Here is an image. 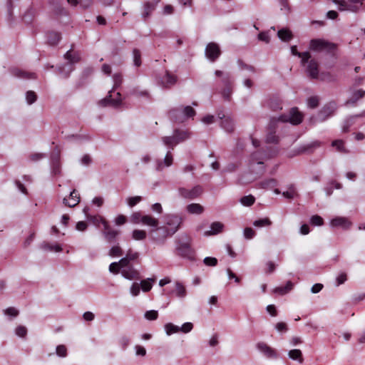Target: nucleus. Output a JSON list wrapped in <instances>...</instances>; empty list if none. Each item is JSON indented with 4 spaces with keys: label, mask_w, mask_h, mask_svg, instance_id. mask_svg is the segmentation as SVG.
<instances>
[{
    "label": "nucleus",
    "mask_w": 365,
    "mask_h": 365,
    "mask_svg": "<svg viewBox=\"0 0 365 365\" xmlns=\"http://www.w3.org/2000/svg\"><path fill=\"white\" fill-rule=\"evenodd\" d=\"M184 216L179 214H167L164 216L165 223L167 225L158 227V231H162L163 237L173 236L180 228L183 221Z\"/></svg>",
    "instance_id": "f257e3e1"
},
{
    "label": "nucleus",
    "mask_w": 365,
    "mask_h": 365,
    "mask_svg": "<svg viewBox=\"0 0 365 365\" xmlns=\"http://www.w3.org/2000/svg\"><path fill=\"white\" fill-rule=\"evenodd\" d=\"M309 48L315 52L326 51L334 54L336 49V44L323 38H313L309 41Z\"/></svg>",
    "instance_id": "f03ea898"
},
{
    "label": "nucleus",
    "mask_w": 365,
    "mask_h": 365,
    "mask_svg": "<svg viewBox=\"0 0 365 365\" xmlns=\"http://www.w3.org/2000/svg\"><path fill=\"white\" fill-rule=\"evenodd\" d=\"M186 241L182 242L181 240H179L176 242L177 246L175 248V252L177 255L186 258L189 260L195 259V251L191 247V245L190 242V238L187 235L184 236Z\"/></svg>",
    "instance_id": "7ed1b4c3"
},
{
    "label": "nucleus",
    "mask_w": 365,
    "mask_h": 365,
    "mask_svg": "<svg viewBox=\"0 0 365 365\" xmlns=\"http://www.w3.org/2000/svg\"><path fill=\"white\" fill-rule=\"evenodd\" d=\"M99 220L103 226L102 235L106 242L110 244H115L118 242V237L120 234V231L113 229L109 222L103 217H99Z\"/></svg>",
    "instance_id": "20e7f679"
},
{
    "label": "nucleus",
    "mask_w": 365,
    "mask_h": 365,
    "mask_svg": "<svg viewBox=\"0 0 365 365\" xmlns=\"http://www.w3.org/2000/svg\"><path fill=\"white\" fill-rule=\"evenodd\" d=\"M115 91L110 90L108 91V95L99 101L98 105L101 107L112 106L113 108H118L122 105L121 93L120 92L116 93L115 98H112V93Z\"/></svg>",
    "instance_id": "39448f33"
},
{
    "label": "nucleus",
    "mask_w": 365,
    "mask_h": 365,
    "mask_svg": "<svg viewBox=\"0 0 365 365\" xmlns=\"http://www.w3.org/2000/svg\"><path fill=\"white\" fill-rule=\"evenodd\" d=\"M221 54V48L217 43L210 42L206 45L205 56L210 62H215Z\"/></svg>",
    "instance_id": "423d86ee"
},
{
    "label": "nucleus",
    "mask_w": 365,
    "mask_h": 365,
    "mask_svg": "<svg viewBox=\"0 0 365 365\" xmlns=\"http://www.w3.org/2000/svg\"><path fill=\"white\" fill-rule=\"evenodd\" d=\"M337 109V105L335 101H330L325 104L318 112L317 119L320 122L325 121L329 117L332 116Z\"/></svg>",
    "instance_id": "0eeeda50"
},
{
    "label": "nucleus",
    "mask_w": 365,
    "mask_h": 365,
    "mask_svg": "<svg viewBox=\"0 0 365 365\" xmlns=\"http://www.w3.org/2000/svg\"><path fill=\"white\" fill-rule=\"evenodd\" d=\"M322 142L316 140L309 143L300 145L297 148L294 152V155H299L302 154H312L317 148L322 146Z\"/></svg>",
    "instance_id": "6e6552de"
},
{
    "label": "nucleus",
    "mask_w": 365,
    "mask_h": 365,
    "mask_svg": "<svg viewBox=\"0 0 365 365\" xmlns=\"http://www.w3.org/2000/svg\"><path fill=\"white\" fill-rule=\"evenodd\" d=\"M178 192L180 195L183 198L193 200L200 197L202 194L203 188L201 185H197L194 186L192 189L180 187L178 189Z\"/></svg>",
    "instance_id": "1a4fd4ad"
},
{
    "label": "nucleus",
    "mask_w": 365,
    "mask_h": 365,
    "mask_svg": "<svg viewBox=\"0 0 365 365\" xmlns=\"http://www.w3.org/2000/svg\"><path fill=\"white\" fill-rule=\"evenodd\" d=\"M161 0H152L147 1L144 2L143 4V11L141 13V17L143 21H147V19L151 16L153 12L155 10L158 4L160 2Z\"/></svg>",
    "instance_id": "9d476101"
},
{
    "label": "nucleus",
    "mask_w": 365,
    "mask_h": 365,
    "mask_svg": "<svg viewBox=\"0 0 365 365\" xmlns=\"http://www.w3.org/2000/svg\"><path fill=\"white\" fill-rule=\"evenodd\" d=\"M257 349L264 354V355L269 359H277L279 354L277 351L264 342H259L257 344Z\"/></svg>",
    "instance_id": "9b49d317"
},
{
    "label": "nucleus",
    "mask_w": 365,
    "mask_h": 365,
    "mask_svg": "<svg viewBox=\"0 0 365 365\" xmlns=\"http://www.w3.org/2000/svg\"><path fill=\"white\" fill-rule=\"evenodd\" d=\"M9 71L13 76L19 78H24V79H36L37 78L36 73H33V72H27V71H23L16 67H11L9 68Z\"/></svg>",
    "instance_id": "f8f14e48"
},
{
    "label": "nucleus",
    "mask_w": 365,
    "mask_h": 365,
    "mask_svg": "<svg viewBox=\"0 0 365 365\" xmlns=\"http://www.w3.org/2000/svg\"><path fill=\"white\" fill-rule=\"evenodd\" d=\"M122 276L129 280L140 279V272L133 267V264L123 267L121 270Z\"/></svg>",
    "instance_id": "ddd939ff"
},
{
    "label": "nucleus",
    "mask_w": 365,
    "mask_h": 365,
    "mask_svg": "<svg viewBox=\"0 0 365 365\" xmlns=\"http://www.w3.org/2000/svg\"><path fill=\"white\" fill-rule=\"evenodd\" d=\"M264 156H265V154L263 152H262L261 150L255 151V152L252 153V154L250 155V165H252L253 164L257 163L258 165H262L260 174H263L265 171V168L263 166V165H264L263 160L264 158Z\"/></svg>",
    "instance_id": "4468645a"
},
{
    "label": "nucleus",
    "mask_w": 365,
    "mask_h": 365,
    "mask_svg": "<svg viewBox=\"0 0 365 365\" xmlns=\"http://www.w3.org/2000/svg\"><path fill=\"white\" fill-rule=\"evenodd\" d=\"M217 115L221 119V127L227 133L233 132L235 130L233 120L230 117H225L222 113H219Z\"/></svg>",
    "instance_id": "2eb2a0df"
},
{
    "label": "nucleus",
    "mask_w": 365,
    "mask_h": 365,
    "mask_svg": "<svg viewBox=\"0 0 365 365\" xmlns=\"http://www.w3.org/2000/svg\"><path fill=\"white\" fill-rule=\"evenodd\" d=\"M306 72L311 79L319 78V65L315 59H311L307 66Z\"/></svg>",
    "instance_id": "dca6fc26"
},
{
    "label": "nucleus",
    "mask_w": 365,
    "mask_h": 365,
    "mask_svg": "<svg viewBox=\"0 0 365 365\" xmlns=\"http://www.w3.org/2000/svg\"><path fill=\"white\" fill-rule=\"evenodd\" d=\"M289 123L292 125H299L304 118L303 114L299 110L298 108L293 107L289 110Z\"/></svg>",
    "instance_id": "f3484780"
},
{
    "label": "nucleus",
    "mask_w": 365,
    "mask_h": 365,
    "mask_svg": "<svg viewBox=\"0 0 365 365\" xmlns=\"http://www.w3.org/2000/svg\"><path fill=\"white\" fill-rule=\"evenodd\" d=\"M215 74L217 77L222 78V83L224 87H234V79L230 73H224L222 71L216 70Z\"/></svg>",
    "instance_id": "a211bd4d"
},
{
    "label": "nucleus",
    "mask_w": 365,
    "mask_h": 365,
    "mask_svg": "<svg viewBox=\"0 0 365 365\" xmlns=\"http://www.w3.org/2000/svg\"><path fill=\"white\" fill-rule=\"evenodd\" d=\"M80 202V196L77 193L76 190L74 189L73 190L70 195L68 199L66 197H64L63 200V203L69 207H73L76 205H77Z\"/></svg>",
    "instance_id": "6ab92c4d"
},
{
    "label": "nucleus",
    "mask_w": 365,
    "mask_h": 365,
    "mask_svg": "<svg viewBox=\"0 0 365 365\" xmlns=\"http://www.w3.org/2000/svg\"><path fill=\"white\" fill-rule=\"evenodd\" d=\"M330 224L332 227H342L344 230H348L349 229L351 223V222L346 217H336L335 218H333Z\"/></svg>",
    "instance_id": "aec40b11"
},
{
    "label": "nucleus",
    "mask_w": 365,
    "mask_h": 365,
    "mask_svg": "<svg viewBox=\"0 0 365 365\" xmlns=\"http://www.w3.org/2000/svg\"><path fill=\"white\" fill-rule=\"evenodd\" d=\"M47 43L51 46H56L61 39V33L55 31H49L46 34Z\"/></svg>",
    "instance_id": "412c9836"
},
{
    "label": "nucleus",
    "mask_w": 365,
    "mask_h": 365,
    "mask_svg": "<svg viewBox=\"0 0 365 365\" xmlns=\"http://www.w3.org/2000/svg\"><path fill=\"white\" fill-rule=\"evenodd\" d=\"M169 118L175 123H183L182 110L178 108H174L168 112Z\"/></svg>",
    "instance_id": "4be33fe9"
},
{
    "label": "nucleus",
    "mask_w": 365,
    "mask_h": 365,
    "mask_svg": "<svg viewBox=\"0 0 365 365\" xmlns=\"http://www.w3.org/2000/svg\"><path fill=\"white\" fill-rule=\"evenodd\" d=\"M278 185V182L274 178H267L259 182L257 184V187L260 189H272Z\"/></svg>",
    "instance_id": "5701e85b"
},
{
    "label": "nucleus",
    "mask_w": 365,
    "mask_h": 365,
    "mask_svg": "<svg viewBox=\"0 0 365 365\" xmlns=\"http://www.w3.org/2000/svg\"><path fill=\"white\" fill-rule=\"evenodd\" d=\"M365 96V91L363 89H359L354 91L351 96V97L346 101V105H352L354 106L356 102L364 98Z\"/></svg>",
    "instance_id": "b1692460"
},
{
    "label": "nucleus",
    "mask_w": 365,
    "mask_h": 365,
    "mask_svg": "<svg viewBox=\"0 0 365 365\" xmlns=\"http://www.w3.org/2000/svg\"><path fill=\"white\" fill-rule=\"evenodd\" d=\"M173 155H172L170 151H168L165 155L163 162H162L160 160L158 161L156 170L158 171H160L163 169L164 166H167V167L170 166L173 164Z\"/></svg>",
    "instance_id": "393cba45"
},
{
    "label": "nucleus",
    "mask_w": 365,
    "mask_h": 365,
    "mask_svg": "<svg viewBox=\"0 0 365 365\" xmlns=\"http://www.w3.org/2000/svg\"><path fill=\"white\" fill-rule=\"evenodd\" d=\"M363 5V0H348L347 11L357 13Z\"/></svg>",
    "instance_id": "a878e982"
},
{
    "label": "nucleus",
    "mask_w": 365,
    "mask_h": 365,
    "mask_svg": "<svg viewBox=\"0 0 365 365\" xmlns=\"http://www.w3.org/2000/svg\"><path fill=\"white\" fill-rule=\"evenodd\" d=\"M141 223L152 227H155L157 231L158 227H159L158 220L149 215H143V218H141Z\"/></svg>",
    "instance_id": "bb28decb"
},
{
    "label": "nucleus",
    "mask_w": 365,
    "mask_h": 365,
    "mask_svg": "<svg viewBox=\"0 0 365 365\" xmlns=\"http://www.w3.org/2000/svg\"><path fill=\"white\" fill-rule=\"evenodd\" d=\"M56 69L58 73L61 75L63 78H68L73 71L74 67L64 64L57 66Z\"/></svg>",
    "instance_id": "cd10ccee"
},
{
    "label": "nucleus",
    "mask_w": 365,
    "mask_h": 365,
    "mask_svg": "<svg viewBox=\"0 0 365 365\" xmlns=\"http://www.w3.org/2000/svg\"><path fill=\"white\" fill-rule=\"evenodd\" d=\"M130 94L137 98H144L150 100L151 96L149 92L146 90H140L138 87L133 88L130 91Z\"/></svg>",
    "instance_id": "c85d7f7f"
},
{
    "label": "nucleus",
    "mask_w": 365,
    "mask_h": 365,
    "mask_svg": "<svg viewBox=\"0 0 365 365\" xmlns=\"http://www.w3.org/2000/svg\"><path fill=\"white\" fill-rule=\"evenodd\" d=\"M186 210L190 214L200 215L204 211V207L198 203H191L187 205Z\"/></svg>",
    "instance_id": "c756f323"
},
{
    "label": "nucleus",
    "mask_w": 365,
    "mask_h": 365,
    "mask_svg": "<svg viewBox=\"0 0 365 365\" xmlns=\"http://www.w3.org/2000/svg\"><path fill=\"white\" fill-rule=\"evenodd\" d=\"M289 358L294 360L297 361L299 363L302 364L304 361V358L302 355V352L300 349H292L288 352Z\"/></svg>",
    "instance_id": "7c9ffc66"
},
{
    "label": "nucleus",
    "mask_w": 365,
    "mask_h": 365,
    "mask_svg": "<svg viewBox=\"0 0 365 365\" xmlns=\"http://www.w3.org/2000/svg\"><path fill=\"white\" fill-rule=\"evenodd\" d=\"M173 135L175 136L178 143L190 138V134L187 131L180 129H175L173 131Z\"/></svg>",
    "instance_id": "2f4dec72"
},
{
    "label": "nucleus",
    "mask_w": 365,
    "mask_h": 365,
    "mask_svg": "<svg viewBox=\"0 0 365 365\" xmlns=\"http://www.w3.org/2000/svg\"><path fill=\"white\" fill-rule=\"evenodd\" d=\"M210 227V230L205 232V235H213L221 232L223 228V225L220 222H215L211 224Z\"/></svg>",
    "instance_id": "473e14b6"
},
{
    "label": "nucleus",
    "mask_w": 365,
    "mask_h": 365,
    "mask_svg": "<svg viewBox=\"0 0 365 365\" xmlns=\"http://www.w3.org/2000/svg\"><path fill=\"white\" fill-rule=\"evenodd\" d=\"M277 36L282 41L286 42L290 41L293 37L292 31L287 29H282L279 30Z\"/></svg>",
    "instance_id": "72a5a7b5"
},
{
    "label": "nucleus",
    "mask_w": 365,
    "mask_h": 365,
    "mask_svg": "<svg viewBox=\"0 0 365 365\" xmlns=\"http://www.w3.org/2000/svg\"><path fill=\"white\" fill-rule=\"evenodd\" d=\"M64 58L68 61L69 66H72L73 64L78 63L80 61V56L78 54L72 53L71 49L66 51V53L63 56Z\"/></svg>",
    "instance_id": "f704fd0d"
},
{
    "label": "nucleus",
    "mask_w": 365,
    "mask_h": 365,
    "mask_svg": "<svg viewBox=\"0 0 365 365\" xmlns=\"http://www.w3.org/2000/svg\"><path fill=\"white\" fill-rule=\"evenodd\" d=\"M183 122L190 118H193L196 115L195 110L190 106H186L182 110Z\"/></svg>",
    "instance_id": "c9c22d12"
},
{
    "label": "nucleus",
    "mask_w": 365,
    "mask_h": 365,
    "mask_svg": "<svg viewBox=\"0 0 365 365\" xmlns=\"http://www.w3.org/2000/svg\"><path fill=\"white\" fill-rule=\"evenodd\" d=\"M34 16L35 10L32 7H30L26 11V12L23 15L22 20L26 24H30L33 21Z\"/></svg>",
    "instance_id": "e433bc0d"
},
{
    "label": "nucleus",
    "mask_w": 365,
    "mask_h": 365,
    "mask_svg": "<svg viewBox=\"0 0 365 365\" xmlns=\"http://www.w3.org/2000/svg\"><path fill=\"white\" fill-rule=\"evenodd\" d=\"M161 140L165 145L171 149H173L174 147L178 144V142L173 135L172 136H164Z\"/></svg>",
    "instance_id": "4c0bfd02"
},
{
    "label": "nucleus",
    "mask_w": 365,
    "mask_h": 365,
    "mask_svg": "<svg viewBox=\"0 0 365 365\" xmlns=\"http://www.w3.org/2000/svg\"><path fill=\"white\" fill-rule=\"evenodd\" d=\"M113 86L112 87L113 91L118 90L123 83V76L120 73H115L113 76Z\"/></svg>",
    "instance_id": "58836bf2"
},
{
    "label": "nucleus",
    "mask_w": 365,
    "mask_h": 365,
    "mask_svg": "<svg viewBox=\"0 0 365 365\" xmlns=\"http://www.w3.org/2000/svg\"><path fill=\"white\" fill-rule=\"evenodd\" d=\"M153 282L154 279L151 278H148L140 282V287H141L143 292H149L152 289Z\"/></svg>",
    "instance_id": "ea45409f"
},
{
    "label": "nucleus",
    "mask_w": 365,
    "mask_h": 365,
    "mask_svg": "<svg viewBox=\"0 0 365 365\" xmlns=\"http://www.w3.org/2000/svg\"><path fill=\"white\" fill-rule=\"evenodd\" d=\"M265 141L267 143L278 144L279 138L275 135V130H270L266 135Z\"/></svg>",
    "instance_id": "a19ab883"
},
{
    "label": "nucleus",
    "mask_w": 365,
    "mask_h": 365,
    "mask_svg": "<svg viewBox=\"0 0 365 365\" xmlns=\"http://www.w3.org/2000/svg\"><path fill=\"white\" fill-rule=\"evenodd\" d=\"M147 233L143 230H134L132 232V237L135 240H143L146 238Z\"/></svg>",
    "instance_id": "79ce46f5"
},
{
    "label": "nucleus",
    "mask_w": 365,
    "mask_h": 365,
    "mask_svg": "<svg viewBox=\"0 0 365 365\" xmlns=\"http://www.w3.org/2000/svg\"><path fill=\"white\" fill-rule=\"evenodd\" d=\"M133 64L135 67H140L142 64L141 52L138 48L133 50Z\"/></svg>",
    "instance_id": "37998d69"
},
{
    "label": "nucleus",
    "mask_w": 365,
    "mask_h": 365,
    "mask_svg": "<svg viewBox=\"0 0 365 365\" xmlns=\"http://www.w3.org/2000/svg\"><path fill=\"white\" fill-rule=\"evenodd\" d=\"M175 294L178 297L182 298L185 297L186 289L182 283L177 282L175 283Z\"/></svg>",
    "instance_id": "c03bdc74"
},
{
    "label": "nucleus",
    "mask_w": 365,
    "mask_h": 365,
    "mask_svg": "<svg viewBox=\"0 0 365 365\" xmlns=\"http://www.w3.org/2000/svg\"><path fill=\"white\" fill-rule=\"evenodd\" d=\"M115 245L113 246L110 250H109V255L112 257H120L122 256L123 252L122 249L119 246V243L117 242V243L114 244Z\"/></svg>",
    "instance_id": "a18cd8bd"
},
{
    "label": "nucleus",
    "mask_w": 365,
    "mask_h": 365,
    "mask_svg": "<svg viewBox=\"0 0 365 365\" xmlns=\"http://www.w3.org/2000/svg\"><path fill=\"white\" fill-rule=\"evenodd\" d=\"M240 202L244 206H251L255 203V197L252 195H245L240 198Z\"/></svg>",
    "instance_id": "49530a36"
},
{
    "label": "nucleus",
    "mask_w": 365,
    "mask_h": 365,
    "mask_svg": "<svg viewBox=\"0 0 365 365\" xmlns=\"http://www.w3.org/2000/svg\"><path fill=\"white\" fill-rule=\"evenodd\" d=\"M165 329L167 335H171L173 334L180 331V327L172 323H167L165 324Z\"/></svg>",
    "instance_id": "de8ad7c7"
},
{
    "label": "nucleus",
    "mask_w": 365,
    "mask_h": 365,
    "mask_svg": "<svg viewBox=\"0 0 365 365\" xmlns=\"http://www.w3.org/2000/svg\"><path fill=\"white\" fill-rule=\"evenodd\" d=\"M331 145L336 147L339 152L347 153L348 150L344 147V143L341 140H335L331 142Z\"/></svg>",
    "instance_id": "09e8293b"
},
{
    "label": "nucleus",
    "mask_w": 365,
    "mask_h": 365,
    "mask_svg": "<svg viewBox=\"0 0 365 365\" xmlns=\"http://www.w3.org/2000/svg\"><path fill=\"white\" fill-rule=\"evenodd\" d=\"M269 107L274 111L282 110V103L277 98H272L269 102Z\"/></svg>",
    "instance_id": "8fccbe9b"
},
{
    "label": "nucleus",
    "mask_w": 365,
    "mask_h": 365,
    "mask_svg": "<svg viewBox=\"0 0 365 365\" xmlns=\"http://www.w3.org/2000/svg\"><path fill=\"white\" fill-rule=\"evenodd\" d=\"M271 225L272 222L268 217L261 218L253 222V225L259 227L269 226Z\"/></svg>",
    "instance_id": "3c124183"
},
{
    "label": "nucleus",
    "mask_w": 365,
    "mask_h": 365,
    "mask_svg": "<svg viewBox=\"0 0 365 365\" xmlns=\"http://www.w3.org/2000/svg\"><path fill=\"white\" fill-rule=\"evenodd\" d=\"M42 248L49 251H55L59 252L62 251V247L60 245L56 244L54 245H49L48 243L43 242L41 245Z\"/></svg>",
    "instance_id": "603ef678"
},
{
    "label": "nucleus",
    "mask_w": 365,
    "mask_h": 365,
    "mask_svg": "<svg viewBox=\"0 0 365 365\" xmlns=\"http://www.w3.org/2000/svg\"><path fill=\"white\" fill-rule=\"evenodd\" d=\"M26 100L28 104L31 105L37 100V95L33 91H28L26 93Z\"/></svg>",
    "instance_id": "864d4df0"
},
{
    "label": "nucleus",
    "mask_w": 365,
    "mask_h": 365,
    "mask_svg": "<svg viewBox=\"0 0 365 365\" xmlns=\"http://www.w3.org/2000/svg\"><path fill=\"white\" fill-rule=\"evenodd\" d=\"M234 87H225L221 92L223 98L227 101H230L231 96L233 92Z\"/></svg>",
    "instance_id": "5fc2aeb1"
},
{
    "label": "nucleus",
    "mask_w": 365,
    "mask_h": 365,
    "mask_svg": "<svg viewBox=\"0 0 365 365\" xmlns=\"http://www.w3.org/2000/svg\"><path fill=\"white\" fill-rule=\"evenodd\" d=\"M310 223L314 226H321L324 224V220L318 215H312L310 217Z\"/></svg>",
    "instance_id": "6e6d98bb"
},
{
    "label": "nucleus",
    "mask_w": 365,
    "mask_h": 365,
    "mask_svg": "<svg viewBox=\"0 0 365 365\" xmlns=\"http://www.w3.org/2000/svg\"><path fill=\"white\" fill-rule=\"evenodd\" d=\"M144 317L149 321L156 320L158 317V312L156 310L146 311Z\"/></svg>",
    "instance_id": "4d7b16f0"
},
{
    "label": "nucleus",
    "mask_w": 365,
    "mask_h": 365,
    "mask_svg": "<svg viewBox=\"0 0 365 365\" xmlns=\"http://www.w3.org/2000/svg\"><path fill=\"white\" fill-rule=\"evenodd\" d=\"M237 65L241 70H248L252 73L255 72V68L254 66L245 63L242 59L237 60Z\"/></svg>",
    "instance_id": "13d9d810"
},
{
    "label": "nucleus",
    "mask_w": 365,
    "mask_h": 365,
    "mask_svg": "<svg viewBox=\"0 0 365 365\" xmlns=\"http://www.w3.org/2000/svg\"><path fill=\"white\" fill-rule=\"evenodd\" d=\"M347 280V274L346 272H341L336 278L335 286L339 287L344 284Z\"/></svg>",
    "instance_id": "bf43d9fd"
},
{
    "label": "nucleus",
    "mask_w": 365,
    "mask_h": 365,
    "mask_svg": "<svg viewBox=\"0 0 365 365\" xmlns=\"http://www.w3.org/2000/svg\"><path fill=\"white\" fill-rule=\"evenodd\" d=\"M165 81L168 85H174L177 81V77L169 73L168 71H166V74L164 77Z\"/></svg>",
    "instance_id": "052dcab7"
},
{
    "label": "nucleus",
    "mask_w": 365,
    "mask_h": 365,
    "mask_svg": "<svg viewBox=\"0 0 365 365\" xmlns=\"http://www.w3.org/2000/svg\"><path fill=\"white\" fill-rule=\"evenodd\" d=\"M56 354L60 357H66L67 356V349L65 345H58L56 349Z\"/></svg>",
    "instance_id": "680f3d73"
},
{
    "label": "nucleus",
    "mask_w": 365,
    "mask_h": 365,
    "mask_svg": "<svg viewBox=\"0 0 365 365\" xmlns=\"http://www.w3.org/2000/svg\"><path fill=\"white\" fill-rule=\"evenodd\" d=\"M308 107L315 108L319 106V98L317 96H311L307 100Z\"/></svg>",
    "instance_id": "e2e57ef3"
},
{
    "label": "nucleus",
    "mask_w": 365,
    "mask_h": 365,
    "mask_svg": "<svg viewBox=\"0 0 365 365\" xmlns=\"http://www.w3.org/2000/svg\"><path fill=\"white\" fill-rule=\"evenodd\" d=\"M141 200L142 197L140 196H134L128 197L127 199V202L130 207H133L139 203Z\"/></svg>",
    "instance_id": "0e129e2a"
},
{
    "label": "nucleus",
    "mask_w": 365,
    "mask_h": 365,
    "mask_svg": "<svg viewBox=\"0 0 365 365\" xmlns=\"http://www.w3.org/2000/svg\"><path fill=\"white\" fill-rule=\"evenodd\" d=\"M61 163V153L58 148H56L51 155V163Z\"/></svg>",
    "instance_id": "69168bd1"
},
{
    "label": "nucleus",
    "mask_w": 365,
    "mask_h": 365,
    "mask_svg": "<svg viewBox=\"0 0 365 365\" xmlns=\"http://www.w3.org/2000/svg\"><path fill=\"white\" fill-rule=\"evenodd\" d=\"M217 258L212 257H206L203 260L205 265L210 267L216 266L217 264Z\"/></svg>",
    "instance_id": "338daca9"
},
{
    "label": "nucleus",
    "mask_w": 365,
    "mask_h": 365,
    "mask_svg": "<svg viewBox=\"0 0 365 365\" xmlns=\"http://www.w3.org/2000/svg\"><path fill=\"white\" fill-rule=\"evenodd\" d=\"M15 333L20 337H25L27 334V329L24 326L19 325L16 328Z\"/></svg>",
    "instance_id": "774afa93"
}]
</instances>
